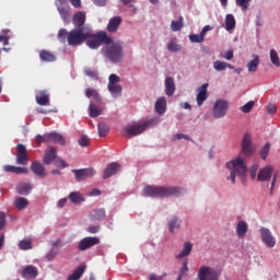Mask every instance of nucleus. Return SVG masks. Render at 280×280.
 Here are the masks:
<instances>
[{
	"instance_id": "nucleus-1",
	"label": "nucleus",
	"mask_w": 280,
	"mask_h": 280,
	"mask_svg": "<svg viewBox=\"0 0 280 280\" xmlns=\"http://www.w3.org/2000/svg\"><path fill=\"white\" fill-rule=\"evenodd\" d=\"M91 38V28H73L70 32L61 28L58 32V40L60 43H65L67 40L70 47H79V45H83Z\"/></svg>"
},
{
	"instance_id": "nucleus-2",
	"label": "nucleus",
	"mask_w": 280,
	"mask_h": 280,
	"mask_svg": "<svg viewBox=\"0 0 280 280\" xmlns=\"http://www.w3.org/2000/svg\"><path fill=\"white\" fill-rule=\"evenodd\" d=\"M228 170H230L231 174L230 177H228L233 185H235V178H241L242 183H246V172H248V168L246 167V162L244 161V158L237 156L233 159L232 161L226 163Z\"/></svg>"
},
{
	"instance_id": "nucleus-3",
	"label": "nucleus",
	"mask_w": 280,
	"mask_h": 280,
	"mask_svg": "<svg viewBox=\"0 0 280 280\" xmlns=\"http://www.w3.org/2000/svg\"><path fill=\"white\" fill-rule=\"evenodd\" d=\"M183 188L171 186H147L143 189V196H149L150 198H170L172 196H180Z\"/></svg>"
},
{
	"instance_id": "nucleus-4",
	"label": "nucleus",
	"mask_w": 280,
	"mask_h": 280,
	"mask_svg": "<svg viewBox=\"0 0 280 280\" xmlns=\"http://www.w3.org/2000/svg\"><path fill=\"white\" fill-rule=\"evenodd\" d=\"M103 54L110 62H121V60H124V45L119 42H113L112 39V43L106 44L104 47Z\"/></svg>"
},
{
	"instance_id": "nucleus-5",
	"label": "nucleus",
	"mask_w": 280,
	"mask_h": 280,
	"mask_svg": "<svg viewBox=\"0 0 280 280\" xmlns=\"http://www.w3.org/2000/svg\"><path fill=\"white\" fill-rule=\"evenodd\" d=\"M152 120H145L142 122H136L133 125H128L122 129V137H127L128 139L139 137V135H143V132L150 128Z\"/></svg>"
},
{
	"instance_id": "nucleus-6",
	"label": "nucleus",
	"mask_w": 280,
	"mask_h": 280,
	"mask_svg": "<svg viewBox=\"0 0 280 280\" xmlns=\"http://www.w3.org/2000/svg\"><path fill=\"white\" fill-rule=\"evenodd\" d=\"M102 43L110 45L113 43V38L104 31L93 34V31L91 30V36L86 39L88 47H90V49H98L102 47Z\"/></svg>"
},
{
	"instance_id": "nucleus-7",
	"label": "nucleus",
	"mask_w": 280,
	"mask_h": 280,
	"mask_svg": "<svg viewBox=\"0 0 280 280\" xmlns=\"http://www.w3.org/2000/svg\"><path fill=\"white\" fill-rule=\"evenodd\" d=\"M226 110H229V101L218 100L213 105L212 115L214 119H222L226 117Z\"/></svg>"
},
{
	"instance_id": "nucleus-8",
	"label": "nucleus",
	"mask_w": 280,
	"mask_h": 280,
	"mask_svg": "<svg viewBox=\"0 0 280 280\" xmlns=\"http://www.w3.org/2000/svg\"><path fill=\"white\" fill-rule=\"evenodd\" d=\"M241 148L242 154H244L245 156H253V152H255V149H253V137L250 136V133L246 132L243 136Z\"/></svg>"
},
{
	"instance_id": "nucleus-9",
	"label": "nucleus",
	"mask_w": 280,
	"mask_h": 280,
	"mask_svg": "<svg viewBox=\"0 0 280 280\" xmlns=\"http://www.w3.org/2000/svg\"><path fill=\"white\" fill-rule=\"evenodd\" d=\"M261 242L267 246V248H275L277 246V241L272 236V232L268 228H260Z\"/></svg>"
},
{
	"instance_id": "nucleus-10",
	"label": "nucleus",
	"mask_w": 280,
	"mask_h": 280,
	"mask_svg": "<svg viewBox=\"0 0 280 280\" xmlns=\"http://www.w3.org/2000/svg\"><path fill=\"white\" fill-rule=\"evenodd\" d=\"M16 163L18 165H27L30 163V156H27V148L24 144H16Z\"/></svg>"
},
{
	"instance_id": "nucleus-11",
	"label": "nucleus",
	"mask_w": 280,
	"mask_h": 280,
	"mask_svg": "<svg viewBox=\"0 0 280 280\" xmlns=\"http://www.w3.org/2000/svg\"><path fill=\"white\" fill-rule=\"evenodd\" d=\"M72 174H74L77 183H82V180H86V178H93V176H95V170L94 168L72 170Z\"/></svg>"
},
{
	"instance_id": "nucleus-12",
	"label": "nucleus",
	"mask_w": 280,
	"mask_h": 280,
	"mask_svg": "<svg viewBox=\"0 0 280 280\" xmlns=\"http://www.w3.org/2000/svg\"><path fill=\"white\" fill-rule=\"evenodd\" d=\"M97 244H100V237L88 236L79 242L78 248L79 250H89V248H93V246H97Z\"/></svg>"
},
{
	"instance_id": "nucleus-13",
	"label": "nucleus",
	"mask_w": 280,
	"mask_h": 280,
	"mask_svg": "<svg viewBox=\"0 0 280 280\" xmlns=\"http://www.w3.org/2000/svg\"><path fill=\"white\" fill-rule=\"evenodd\" d=\"M72 23L77 30H91V27H84V23H86V13L83 11L74 13Z\"/></svg>"
},
{
	"instance_id": "nucleus-14",
	"label": "nucleus",
	"mask_w": 280,
	"mask_h": 280,
	"mask_svg": "<svg viewBox=\"0 0 280 280\" xmlns=\"http://www.w3.org/2000/svg\"><path fill=\"white\" fill-rule=\"evenodd\" d=\"M273 173H275V167H272V165H267L258 172L257 180L259 183H268V180L272 178Z\"/></svg>"
},
{
	"instance_id": "nucleus-15",
	"label": "nucleus",
	"mask_w": 280,
	"mask_h": 280,
	"mask_svg": "<svg viewBox=\"0 0 280 280\" xmlns=\"http://www.w3.org/2000/svg\"><path fill=\"white\" fill-rule=\"evenodd\" d=\"M209 83H203L200 88L197 89V106H202L205 102L209 98Z\"/></svg>"
},
{
	"instance_id": "nucleus-16",
	"label": "nucleus",
	"mask_w": 280,
	"mask_h": 280,
	"mask_svg": "<svg viewBox=\"0 0 280 280\" xmlns=\"http://www.w3.org/2000/svg\"><path fill=\"white\" fill-rule=\"evenodd\" d=\"M121 170V164L117 162H113L107 164V166L104 170L103 178H110V176H115L119 171Z\"/></svg>"
},
{
	"instance_id": "nucleus-17",
	"label": "nucleus",
	"mask_w": 280,
	"mask_h": 280,
	"mask_svg": "<svg viewBox=\"0 0 280 280\" xmlns=\"http://www.w3.org/2000/svg\"><path fill=\"white\" fill-rule=\"evenodd\" d=\"M57 10L62 21H69V4L65 0H57Z\"/></svg>"
},
{
	"instance_id": "nucleus-18",
	"label": "nucleus",
	"mask_w": 280,
	"mask_h": 280,
	"mask_svg": "<svg viewBox=\"0 0 280 280\" xmlns=\"http://www.w3.org/2000/svg\"><path fill=\"white\" fill-rule=\"evenodd\" d=\"M35 101L39 106H49V92L47 90L38 91L35 95Z\"/></svg>"
},
{
	"instance_id": "nucleus-19",
	"label": "nucleus",
	"mask_w": 280,
	"mask_h": 280,
	"mask_svg": "<svg viewBox=\"0 0 280 280\" xmlns=\"http://www.w3.org/2000/svg\"><path fill=\"white\" fill-rule=\"evenodd\" d=\"M21 277L23 279H36L38 277V268L34 265H28L21 271Z\"/></svg>"
},
{
	"instance_id": "nucleus-20",
	"label": "nucleus",
	"mask_w": 280,
	"mask_h": 280,
	"mask_svg": "<svg viewBox=\"0 0 280 280\" xmlns=\"http://www.w3.org/2000/svg\"><path fill=\"white\" fill-rule=\"evenodd\" d=\"M57 154H58V151L54 149V147H48L43 158L44 164L51 165L54 161H56Z\"/></svg>"
},
{
	"instance_id": "nucleus-21",
	"label": "nucleus",
	"mask_w": 280,
	"mask_h": 280,
	"mask_svg": "<svg viewBox=\"0 0 280 280\" xmlns=\"http://www.w3.org/2000/svg\"><path fill=\"white\" fill-rule=\"evenodd\" d=\"M164 84H165V93L167 97H172V95L176 93V83L174 82V78L167 77L165 79Z\"/></svg>"
},
{
	"instance_id": "nucleus-22",
	"label": "nucleus",
	"mask_w": 280,
	"mask_h": 280,
	"mask_svg": "<svg viewBox=\"0 0 280 280\" xmlns=\"http://www.w3.org/2000/svg\"><path fill=\"white\" fill-rule=\"evenodd\" d=\"M105 218H106V210H104V208L94 209L90 212L91 222H97L100 220H105Z\"/></svg>"
},
{
	"instance_id": "nucleus-23",
	"label": "nucleus",
	"mask_w": 280,
	"mask_h": 280,
	"mask_svg": "<svg viewBox=\"0 0 280 280\" xmlns=\"http://www.w3.org/2000/svg\"><path fill=\"white\" fill-rule=\"evenodd\" d=\"M165 110H167V98L165 96L159 97L155 102V113L163 115Z\"/></svg>"
},
{
	"instance_id": "nucleus-24",
	"label": "nucleus",
	"mask_w": 280,
	"mask_h": 280,
	"mask_svg": "<svg viewBox=\"0 0 280 280\" xmlns=\"http://www.w3.org/2000/svg\"><path fill=\"white\" fill-rule=\"evenodd\" d=\"M31 170L39 178H45V176H47V173L45 172V166H43V164H40V162H36V161L33 162L31 165Z\"/></svg>"
},
{
	"instance_id": "nucleus-25",
	"label": "nucleus",
	"mask_w": 280,
	"mask_h": 280,
	"mask_svg": "<svg viewBox=\"0 0 280 280\" xmlns=\"http://www.w3.org/2000/svg\"><path fill=\"white\" fill-rule=\"evenodd\" d=\"M3 172L10 173V174H27L30 171L26 167L4 165Z\"/></svg>"
},
{
	"instance_id": "nucleus-26",
	"label": "nucleus",
	"mask_w": 280,
	"mask_h": 280,
	"mask_svg": "<svg viewBox=\"0 0 280 280\" xmlns=\"http://www.w3.org/2000/svg\"><path fill=\"white\" fill-rule=\"evenodd\" d=\"M246 233H248V223H246L245 221H240L236 224V234L237 237H240V240L246 237Z\"/></svg>"
},
{
	"instance_id": "nucleus-27",
	"label": "nucleus",
	"mask_w": 280,
	"mask_h": 280,
	"mask_svg": "<svg viewBox=\"0 0 280 280\" xmlns=\"http://www.w3.org/2000/svg\"><path fill=\"white\" fill-rule=\"evenodd\" d=\"M59 143V145H65V137L58 132L48 133V143Z\"/></svg>"
},
{
	"instance_id": "nucleus-28",
	"label": "nucleus",
	"mask_w": 280,
	"mask_h": 280,
	"mask_svg": "<svg viewBox=\"0 0 280 280\" xmlns=\"http://www.w3.org/2000/svg\"><path fill=\"white\" fill-rule=\"evenodd\" d=\"M39 58L42 62H56V55L45 49L39 51Z\"/></svg>"
},
{
	"instance_id": "nucleus-29",
	"label": "nucleus",
	"mask_w": 280,
	"mask_h": 280,
	"mask_svg": "<svg viewBox=\"0 0 280 280\" xmlns=\"http://www.w3.org/2000/svg\"><path fill=\"white\" fill-rule=\"evenodd\" d=\"M119 25H121V18L116 16L110 19L107 24V32H117V30H119Z\"/></svg>"
},
{
	"instance_id": "nucleus-30",
	"label": "nucleus",
	"mask_w": 280,
	"mask_h": 280,
	"mask_svg": "<svg viewBox=\"0 0 280 280\" xmlns=\"http://www.w3.org/2000/svg\"><path fill=\"white\" fill-rule=\"evenodd\" d=\"M192 248H194V245H191V243L189 242H186L184 244L183 250L176 255V259H183L184 257H188V255L191 254Z\"/></svg>"
},
{
	"instance_id": "nucleus-31",
	"label": "nucleus",
	"mask_w": 280,
	"mask_h": 280,
	"mask_svg": "<svg viewBox=\"0 0 280 280\" xmlns=\"http://www.w3.org/2000/svg\"><path fill=\"white\" fill-rule=\"evenodd\" d=\"M30 201L25 197H18L14 200V207L19 209V211H23V209H27Z\"/></svg>"
},
{
	"instance_id": "nucleus-32",
	"label": "nucleus",
	"mask_w": 280,
	"mask_h": 280,
	"mask_svg": "<svg viewBox=\"0 0 280 280\" xmlns=\"http://www.w3.org/2000/svg\"><path fill=\"white\" fill-rule=\"evenodd\" d=\"M85 97L91 98L93 97L97 104H102V96L100 95V92L95 89H86L85 90Z\"/></svg>"
},
{
	"instance_id": "nucleus-33",
	"label": "nucleus",
	"mask_w": 280,
	"mask_h": 280,
	"mask_svg": "<svg viewBox=\"0 0 280 280\" xmlns=\"http://www.w3.org/2000/svg\"><path fill=\"white\" fill-rule=\"evenodd\" d=\"M16 191L20 196H27L32 191V184H19L16 186Z\"/></svg>"
},
{
	"instance_id": "nucleus-34",
	"label": "nucleus",
	"mask_w": 280,
	"mask_h": 280,
	"mask_svg": "<svg viewBox=\"0 0 280 280\" xmlns=\"http://www.w3.org/2000/svg\"><path fill=\"white\" fill-rule=\"evenodd\" d=\"M86 270L85 266L78 267L72 275L68 277V280H80Z\"/></svg>"
},
{
	"instance_id": "nucleus-35",
	"label": "nucleus",
	"mask_w": 280,
	"mask_h": 280,
	"mask_svg": "<svg viewBox=\"0 0 280 280\" xmlns=\"http://www.w3.org/2000/svg\"><path fill=\"white\" fill-rule=\"evenodd\" d=\"M253 58L254 59L247 63V69L249 73L257 72V68L259 67V56L254 55Z\"/></svg>"
},
{
	"instance_id": "nucleus-36",
	"label": "nucleus",
	"mask_w": 280,
	"mask_h": 280,
	"mask_svg": "<svg viewBox=\"0 0 280 280\" xmlns=\"http://www.w3.org/2000/svg\"><path fill=\"white\" fill-rule=\"evenodd\" d=\"M213 270H211L209 267L207 266H201L198 272V279L199 280H207L209 279V276L211 275Z\"/></svg>"
},
{
	"instance_id": "nucleus-37",
	"label": "nucleus",
	"mask_w": 280,
	"mask_h": 280,
	"mask_svg": "<svg viewBox=\"0 0 280 280\" xmlns=\"http://www.w3.org/2000/svg\"><path fill=\"white\" fill-rule=\"evenodd\" d=\"M107 89H108L110 95H113L114 97H119V95H121L122 88L118 83L107 85Z\"/></svg>"
},
{
	"instance_id": "nucleus-38",
	"label": "nucleus",
	"mask_w": 280,
	"mask_h": 280,
	"mask_svg": "<svg viewBox=\"0 0 280 280\" xmlns=\"http://www.w3.org/2000/svg\"><path fill=\"white\" fill-rule=\"evenodd\" d=\"M225 30L231 32V30H235V16L233 14H228L225 16Z\"/></svg>"
},
{
	"instance_id": "nucleus-39",
	"label": "nucleus",
	"mask_w": 280,
	"mask_h": 280,
	"mask_svg": "<svg viewBox=\"0 0 280 280\" xmlns=\"http://www.w3.org/2000/svg\"><path fill=\"white\" fill-rule=\"evenodd\" d=\"M69 200L73 202V205H78L80 202H84V198L80 195L79 191H73L69 194Z\"/></svg>"
},
{
	"instance_id": "nucleus-40",
	"label": "nucleus",
	"mask_w": 280,
	"mask_h": 280,
	"mask_svg": "<svg viewBox=\"0 0 280 280\" xmlns=\"http://www.w3.org/2000/svg\"><path fill=\"white\" fill-rule=\"evenodd\" d=\"M89 115L92 118L100 117V115H102V108L95 106L93 103H90Z\"/></svg>"
},
{
	"instance_id": "nucleus-41",
	"label": "nucleus",
	"mask_w": 280,
	"mask_h": 280,
	"mask_svg": "<svg viewBox=\"0 0 280 280\" xmlns=\"http://www.w3.org/2000/svg\"><path fill=\"white\" fill-rule=\"evenodd\" d=\"M269 58L272 65H275L277 68L280 67V58L279 52H277V50L271 49L269 52Z\"/></svg>"
},
{
	"instance_id": "nucleus-42",
	"label": "nucleus",
	"mask_w": 280,
	"mask_h": 280,
	"mask_svg": "<svg viewBox=\"0 0 280 280\" xmlns=\"http://www.w3.org/2000/svg\"><path fill=\"white\" fill-rule=\"evenodd\" d=\"M97 129H98V137H106V135H108V132L110 131V128L108 127V125L104 122H98Z\"/></svg>"
},
{
	"instance_id": "nucleus-43",
	"label": "nucleus",
	"mask_w": 280,
	"mask_h": 280,
	"mask_svg": "<svg viewBox=\"0 0 280 280\" xmlns=\"http://www.w3.org/2000/svg\"><path fill=\"white\" fill-rule=\"evenodd\" d=\"M187 259L183 261V266L177 276V280H183L185 279V277H187V273L189 272V267L187 266Z\"/></svg>"
},
{
	"instance_id": "nucleus-44",
	"label": "nucleus",
	"mask_w": 280,
	"mask_h": 280,
	"mask_svg": "<svg viewBox=\"0 0 280 280\" xmlns=\"http://www.w3.org/2000/svg\"><path fill=\"white\" fill-rule=\"evenodd\" d=\"M20 250H32V241L30 238H24L19 243Z\"/></svg>"
},
{
	"instance_id": "nucleus-45",
	"label": "nucleus",
	"mask_w": 280,
	"mask_h": 280,
	"mask_svg": "<svg viewBox=\"0 0 280 280\" xmlns=\"http://www.w3.org/2000/svg\"><path fill=\"white\" fill-rule=\"evenodd\" d=\"M172 32H180L183 30V16H179L178 21L171 22Z\"/></svg>"
},
{
	"instance_id": "nucleus-46",
	"label": "nucleus",
	"mask_w": 280,
	"mask_h": 280,
	"mask_svg": "<svg viewBox=\"0 0 280 280\" xmlns=\"http://www.w3.org/2000/svg\"><path fill=\"white\" fill-rule=\"evenodd\" d=\"M168 229L171 233H174L175 229H180V220H178L177 217H174L173 220L168 222Z\"/></svg>"
},
{
	"instance_id": "nucleus-47",
	"label": "nucleus",
	"mask_w": 280,
	"mask_h": 280,
	"mask_svg": "<svg viewBox=\"0 0 280 280\" xmlns=\"http://www.w3.org/2000/svg\"><path fill=\"white\" fill-rule=\"evenodd\" d=\"M167 49L168 51H180L182 47L180 45L176 44V39H172L168 44H167Z\"/></svg>"
},
{
	"instance_id": "nucleus-48",
	"label": "nucleus",
	"mask_w": 280,
	"mask_h": 280,
	"mask_svg": "<svg viewBox=\"0 0 280 280\" xmlns=\"http://www.w3.org/2000/svg\"><path fill=\"white\" fill-rule=\"evenodd\" d=\"M268 154H270V143L265 144L260 150V159L266 161L268 159Z\"/></svg>"
},
{
	"instance_id": "nucleus-49",
	"label": "nucleus",
	"mask_w": 280,
	"mask_h": 280,
	"mask_svg": "<svg viewBox=\"0 0 280 280\" xmlns=\"http://www.w3.org/2000/svg\"><path fill=\"white\" fill-rule=\"evenodd\" d=\"M190 43H205V37L202 34H191L189 35Z\"/></svg>"
},
{
	"instance_id": "nucleus-50",
	"label": "nucleus",
	"mask_w": 280,
	"mask_h": 280,
	"mask_svg": "<svg viewBox=\"0 0 280 280\" xmlns=\"http://www.w3.org/2000/svg\"><path fill=\"white\" fill-rule=\"evenodd\" d=\"M253 108H255V102L249 101L248 103H246L245 105H243L241 107V110H242V113H250V110H253Z\"/></svg>"
},
{
	"instance_id": "nucleus-51",
	"label": "nucleus",
	"mask_w": 280,
	"mask_h": 280,
	"mask_svg": "<svg viewBox=\"0 0 280 280\" xmlns=\"http://www.w3.org/2000/svg\"><path fill=\"white\" fill-rule=\"evenodd\" d=\"M84 74L88 75L89 78H92L93 80H97V70L95 69L85 68Z\"/></svg>"
},
{
	"instance_id": "nucleus-52",
	"label": "nucleus",
	"mask_w": 280,
	"mask_h": 280,
	"mask_svg": "<svg viewBox=\"0 0 280 280\" xmlns=\"http://www.w3.org/2000/svg\"><path fill=\"white\" fill-rule=\"evenodd\" d=\"M213 67L215 71H224V69H226V62L217 60L213 62Z\"/></svg>"
},
{
	"instance_id": "nucleus-53",
	"label": "nucleus",
	"mask_w": 280,
	"mask_h": 280,
	"mask_svg": "<svg viewBox=\"0 0 280 280\" xmlns=\"http://www.w3.org/2000/svg\"><path fill=\"white\" fill-rule=\"evenodd\" d=\"M78 143L81 145V148H89L91 139H89L86 136H81Z\"/></svg>"
},
{
	"instance_id": "nucleus-54",
	"label": "nucleus",
	"mask_w": 280,
	"mask_h": 280,
	"mask_svg": "<svg viewBox=\"0 0 280 280\" xmlns=\"http://www.w3.org/2000/svg\"><path fill=\"white\" fill-rule=\"evenodd\" d=\"M236 3L240 8H242L243 12H246V10H248V4L250 3V0H236Z\"/></svg>"
},
{
	"instance_id": "nucleus-55",
	"label": "nucleus",
	"mask_w": 280,
	"mask_h": 280,
	"mask_svg": "<svg viewBox=\"0 0 280 280\" xmlns=\"http://www.w3.org/2000/svg\"><path fill=\"white\" fill-rule=\"evenodd\" d=\"M58 256V249H51L46 254L47 261H54L56 257Z\"/></svg>"
},
{
	"instance_id": "nucleus-56",
	"label": "nucleus",
	"mask_w": 280,
	"mask_h": 280,
	"mask_svg": "<svg viewBox=\"0 0 280 280\" xmlns=\"http://www.w3.org/2000/svg\"><path fill=\"white\" fill-rule=\"evenodd\" d=\"M36 141H37V143H49V136H48V133L45 135V136L37 135L36 136Z\"/></svg>"
},
{
	"instance_id": "nucleus-57",
	"label": "nucleus",
	"mask_w": 280,
	"mask_h": 280,
	"mask_svg": "<svg viewBox=\"0 0 280 280\" xmlns=\"http://www.w3.org/2000/svg\"><path fill=\"white\" fill-rule=\"evenodd\" d=\"M259 170V164H254L252 167H250V171H249V174L253 178V180H255V178H257V172Z\"/></svg>"
},
{
	"instance_id": "nucleus-58",
	"label": "nucleus",
	"mask_w": 280,
	"mask_h": 280,
	"mask_svg": "<svg viewBox=\"0 0 280 280\" xmlns=\"http://www.w3.org/2000/svg\"><path fill=\"white\" fill-rule=\"evenodd\" d=\"M117 82H119V77H117V74H110L109 75V82H108L107 85L117 84Z\"/></svg>"
},
{
	"instance_id": "nucleus-59",
	"label": "nucleus",
	"mask_w": 280,
	"mask_h": 280,
	"mask_svg": "<svg viewBox=\"0 0 280 280\" xmlns=\"http://www.w3.org/2000/svg\"><path fill=\"white\" fill-rule=\"evenodd\" d=\"M98 232H100V225H90V226H88V233L95 234V233H98Z\"/></svg>"
},
{
	"instance_id": "nucleus-60",
	"label": "nucleus",
	"mask_w": 280,
	"mask_h": 280,
	"mask_svg": "<svg viewBox=\"0 0 280 280\" xmlns=\"http://www.w3.org/2000/svg\"><path fill=\"white\" fill-rule=\"evenodd\" d=\"M56 167H62V168H65V167H69V165H67V162H65V160H62V159H57V161H56Z\"/></svg>"
},
{
	"instance_id": "nucleus-61",
	"label": "nucleus",
	"mask_w": 280,
	"mask_h": 280,
	"mask_svg": "<svg viewBox=\"0 0 280 280\" xmlns=\"http://www.w3.org/2000/svg\"><path fill=\"white\" fill-rule=\"evenodd\" d=\"M4 226H5V214L3 212H0V231H3Z\"/></svg>"
},
{
	"instance_id": "nucleus-62",
	"label": "nucleus",
	"mask_w": 280,
	"mask_h": 280,
	"mask_svg": "<svg viewBox=\"0 0 280 280\" xmlns=\"http://www.w3.org/2000/svg\"><path fill=\"white\" fill-rule=\"evenodd\" d=\"M267 112L269 115H275V113H277V105H273V104L268 105Z\"/></svg>"
},
{
	"instance_id": "nucleus-63",
	"label": "nucleus",
	"mask_w": 280,
	"mask_h": 280,
	"mask_svg": "<svg viewBox=\"0 0 280 280\" xmlns=\"http://www.w3.org/2000/svg\"><path fill=\"white\" fill-rule=\"evenodd\" d=\"M225 60H233V49L228 50L226 54L221 55Z\"/></svg>"
},
{
	"instance_id": "nucleus-64",
	"label": "nucleus",
	"mask_w": 280,
	"mask_h": 280,
	"mask_svg": "<svg viewBox=\"0 0 280 280\" xmlns=\"http://www.w3.org/2000/svg\"><path fill=\"white\" fill-rule=\"evenodd\" d=\"M207 280H218V273L214 270H212Z\"/></svg>"
}]
</instances>
